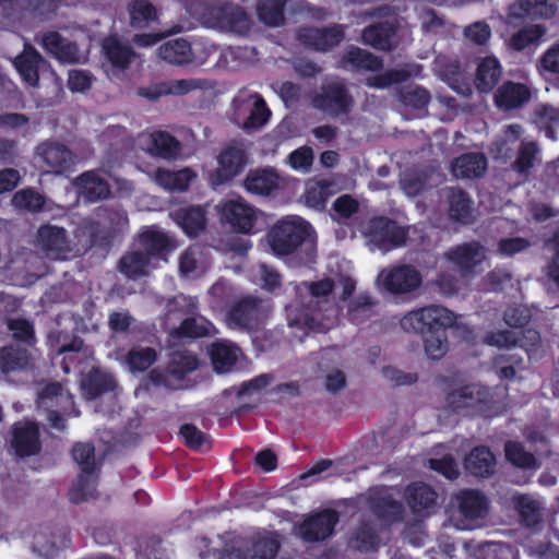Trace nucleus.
<instances>
[{"mask_svg": "<svg viewBox=\"0 0 559 559\" xmlns=\"http://www.w3.org/2000/svg\"><path fill=\"white\" fill-rule=\"evenodd\" d=\"M241 357L239 347L231 343H215L211 348V358L216 372H229Z\"/></svg>", "mask_w": 559, "mask_h": 559, "instance_id": "40", "label": "nucleus"}, {"mask_svg": "<svg viewBox=\"0 0 559 559\" xmlns=\"http://www.w3.org/2000/svg\"><path fill=\"white\" fill-rule=\"evenodd\" d=\"M72 455L81 467L82 473H94L96 469L94 447L91 443H78L73 447Z\"/></svg>", "mask_w": 559, "mask_h": 559, "instance_id": "63", "label": "nucleus"}, {"mask_svg": "<svg viewBox=\"0 0 559 559\" xmlns=\"http://www.w3.org/2000/svg\"><path fill=\"white\" fill-rule=\"evenodd\" d=\"M217 207L222 218L238 231L249 233L253 228L257 212L241 198L225 200Z\"/></svg>", "mask_w": 559, "mask_h": 559, "instance_id": "14", "label": "nucleus"}, {"mask_svg": "<svg viewBox=\"0 0 559 559\" xmlns=\"http://www.w3.org/2000/svg\"><path fill=\"white\" fill-rule=\"evenodd\" d=\"M461 520L451 519L453 526L460 531L475 527L474 521L484 519L487 514V500L476 490H464L454 498Z\"/></svg>", "mask_w": 559, "mask_h": 559, "instance_id": "11", "label": "nucleus"}, {"mask_svg": "<svg viewBox=\"0 0 559 559\" xmlns=\"http://www.w3.org/2000/svg\"><path fill=\"white\" fill-rule=\"evenodd\" d=\"M140 242L150 258L155 262L166 261L163 252L169 247V239L164 231L156 227H148L140 236Z\"/></svg>", "mask_w": 559, "mask_h": 559, "instance_id": "44", "label": "nucleus"}, {"mask_svg": "<svg viewBox=\"0 0 559 559\" xmlns=\"http://www.w3.org/2000/svg\"><path fill=\"white\" fill-rule=\"evenodd\" d=\"M280 178L273 169L251 171L245 181L246 189L255 194L267 195L278 187Z\"/></svg>", "mask_w": 559, "mask_h": 559, "instance_id": "43", "label": "nucleus"}, {"mask_svg": "<svg viewBox=\"0 0 559 559\" xmlns=\"http://www.w3.org/2000/svg\"><path fill=\"white\" fill-rule=\"evenodd\" d=\"M530 96L531 93L526 85L507 82L497 90L495 104L502 110H512L523 106Z\"/></svg>", "mask_w": 559, "mask_h": 559, "instance_id": "30", "label": "nucleus"}, {"mask_svg": "<svg viewBox=\"0 0 559 559\" xmlns=\"http://www.w3.org/2000/svg\"><path fill=\"white\" fill-rule=\"evenodd\" d=\"M252 281L269 292H273L281 284L280 274L265 264H259L252 270Z\"/></svg>", "mask_w": 559, "mask_h": 559, "instance_id": "64", "label": "nucleus"}, {"mask_svg": "<svg viewBox=\"0 0 559 559\" xmlns=\"http://www.w3.org/2000/svg\"><path fill=\"white\" fill-rule=\"evenodd\" d=\"M36 163L45 171L60 173L71 160V152L59 143L47 142L37 146L35 154Z\"/></svg>", "mask_w": 559, "mask_h": 559, "instance_id": "21", "label": "nucleus"}, {"mask_svg": "<svg viewBox=\"0 0 559 559\" xmlns=\"http://www.w3.org/2000/svg\"><path fill=\"white\" fill-rule=\"evenodd\" d=\"M286 0H261L257 12L259 19L269 26H278L284 21L283 8Z\"/></svg>", "mask_w": 559, "mask_h": 559, "instance_id": "54", "label": "nucleus"}, {"mask_svg": "<svg viewBox=\"0 0 559 559\" xmlns=\"http://www.w3.org/2000/svg\"><path fill=\"white\" fill-rule=\"evenodd\" d=\"M406 500L414 513L428 515L436 506V492L427 485L415 483L406 490Z\"/></svg>", "mask_w": 559, "mask_h": 559, "instance_id": "33", "label": "nucleus"}, {"mask_svg": "<svg viewBox=\"0 0 559 559\" xmlns=\"http://www.w3.org/2000/svg\"><path fill=\"white\" fill-rule=\"evenodd\" d=\"M502 67L496 57L484 58L477 67L475 76V86L480 92H490L500 81Z\"/></svg>", "mask_w": 559, "mask_h": 559, "instance_id": "35", "label": "nucleus"}, {"mask_svg": "<svg viewBox=\"0 0 559 559\" xmlns=\"http://www.w3.org/2000/svg\"><path fill=\"white\" fill-rule=\"evenodd\" d=\"M450 216L461 223H469L474 218V210L471 200L464 192L459 190L451 191L450 194Z\"/></svg>", "mask_w": 559, "mask_h": 559, "instance_id": "52", "label": "nucleus"}, {"mask_svg": "<svg viewBox=\"0 0 559 559\" xmlns=\"http://www.w3.org/2000/svg\"><path fill=\"white\" fill-rule=\"evenodd\" d=\"M234 105L236 124L248 131L262 128L271 115L264 99L257 93L239 92L235 97Z\"/></svg>", "mask_w": 559, "mask_h": 559, "instance_id": "7", "label": "nucleus"}, {"mask_svg": "<svg viewBox=\"0 0 559 559\" xmlns=\"http://www.w3.org/2000/svg\"><path fill=\"white\" fill-rule=\"evenodd\" d=\"M342 63L343 67L350 69L377 70L381 67L377 57L360 48L349 49L343 57Z\"/></svg>", "mask_w": 559, "mask_h": 559, "instance_id": "53", "label": "nucleus"}, {"mask_svg": "<svg viewBox=\"0 0 559 559\" xmlns=\"http://www.w3.org/2000/svg\"><path fill=\"white\" fill-rule=\"evenodd\" d=\"M44 63L41 56L28 44H24L23 52L14 59L16 70L29 86L37 85L39 69Z\"/></svg>", "mask_w": 559, "mask_h": 559, "instance_id": "29", "label": "nucleus"}, {"mask_svg": "<svg viewBox=\"0 0 559 559\" xmlns=\"http://www.w3.org/2000/svg\"><path fill=\"white\" fill-rule=\"evenodd\" d=\"M12 447L19 456L36 454L40 449L38 426L33 421L17 423L13 430Z\"/></svg>", "mask_w": 559, "mask_h": 559, "instance_id": "23", "label": "nucleus"}, {"mask_svg": "<svg viewBox=\"0 0 559 559\" xmlns=\"http://www.w3.org/2000/svg\"><path fill=\"white\" fill-rule=\"evenodd\" d=\"M447 406L454 413L465 415H492V400L489 391L471 384L453 390L447 397Z\"/></svg>", "mask_w": 559, "mask_h": 559, "instance_id": "4", "label": "nucleus"}, {"mask_svg": "<svg viewBox=\"0 0 559 559\" xmlns=\"http://www.w3.org/2000/svg\"><path fill=\"white\" fill-rule=\"evenodd\" d=\"M455 319V314L444 307L428 306L405 314L401 319V326L407 332L432 333L452 326Z\"/></svg>", "mask_w": 559, "mask_h": 559, "instance_id": "5", "label": "nucleus"}, {"mask_svg": "<svg viewBox=\"0 0 559 559\" xmlns=\"http://www.w3.org/2000/svg\"><path fill=\"white\" fill-rule=\"evenodd\" d=\"M36 246L51 259L63 260L71 252L66 230L53 225H45L38 229Z\"/></svg>", "mask_w": 559, "mask_h": 559, "instance_id": "17", "label": "nucleus"}, {"mask_svg": "<svg viewBox=\"0 0 559 559\" xmlns=\"http://www.w3.org/2000/svg\"><path fill=\"white\" fill-rule=\"evenodd\" d=\"M316 108L336 117L346 114L352 107V98L340 83H332L322 87L313 98Z\"/></svg>", "mask_w": 559, "mask_h": 559, "instance_id": "16", "label": "nucleus"}, {"mask_svg": "<svg viewBox=\"0 0 559 559\" xmlns=\"http://www.w3.org/2000/svg\"><path fill=\"white\" fill-rule=\"evenodd\" d=\"M156 263L146 253L134 251L122 257L120 270L128 277L136 278L147 275L156 267Z\"/></svg>", "mask_w": 559, "mask_h": 559, "instance_id": "45", "label": "nucleus"}, {"mask_svg": "<svg viewBox=\"0 0 559 559\" xmlns=\"http://www.w3.org/2000/svg\"><path fill=\"white\" fill-rule=\"evenodd\" d=\"M78 193L88 201L105 199L110 193L108 182L96 171H86L73 181Z\"/></svg>", "mask_w": 559, "mask_h": 559, "instance_id": "31", "label": "nucleus"}, {"mask_svg": "<svg viewBox=\"0 0 559 559\" xmlns=\"http://www.w3.org/2000/svg\"><path fill=\"white\" fill-rule=\"evenodd\" d=\"M299 40L317 50H328L337 45L343 38L341 27L304 28L299 32Z\"/></svg>", "mask_w": 559, "mask_h": 559, "instance_id": "25", "label": "nucleus"}, {"mask_svg": "<svg viewBox=\"0 0 559 559\" xmlns=\"http://www.w3.org/2000/svg\"><path fill=\"white\" fill-rule=\"evenodd\" d=\"M522 334V338H519L515 335V332L499 331L497 333L489 334L486 337V343L500 348H509L519 344L528 355H531L534 352V347L539 344V334L537 331L531 329L526 330Z\"/></svg>", "mask_w": 559, "mask_h": 559, "instance_id": "24", "label": "nucleus"}, {"mask_svg": "<svg viewBox=\"0 0 559 559\" xmlns=\"http://www.w3.org/2000/svg\"><path fill=\"white\" fill-rule=\"evenodd\" d=\"M48 342L52 348L56 347V352L58 355H70L66 356L62 361L63 372L69 373L71 367L68 360H72L74 356L76 357L78 355H80V352L83 348L82 341L74 338L72 342L68 343L67 336L64 334H62L61 332L53 331L49 334Z\"/></svg>", "mask_w": 559, "mask_h": 559, "instance_id": "47", "label": "nucleus"}, {"mask_svg": "<svg viewBox=\"0 0 559 559\" xmlns=\"http://www.w3.org/2000/svg\"><path fill=\"white\" fill-rule=\"evenodd\" d=\"M198 367L197 357L190 352H177L171 356L167 374L162 377L156 370L152 371L151 378L156 384L170 385V376L181 379L187 372L195 370Z\"/></svg>", "mask_w": 559, "mask_h": 559, "instance_id": "28", "label": "nucleus"}, {"mask_svg": "<svg viewBox=\"0 0 559 559\" xmlns=\"http://www.w3.org/2000/svg\"><path fill=\"white\" fill-rule=\"evenodd\" d=\"M546 33V28L539 24H531L512 35L509 46L516 51L524 50L531 45H537Z\"/></svg>", "mask_w": 559, "mask_h": 559, "instance_id": "51", "label": "nucleus"}, {"mask_svg": "<svg viewBox=\"0 0 559 559\" xmlns=\"http://www.w3.org/2000/svg\"><path fill=\"white\" fill-rule=\"evenodd\" d=\"M464 466L475 476L488 477L495 471L496 459L488 448L477 447L466 456Z\"/></svg>", "mask_w": 559, "mask_h": 559, "instance_id": "39", "label": "nucleus"}, {"mask_svg": "<svg viewBox=\"0 0 559 559\" xmlns=\"http://www.w3.org/2000/svg\"><path fill=\"white\" fill-rule=\"evenodd\" d=\"M310 225L298 216H289L280 221L270 230L267 242L272 252L277 255H287L294 252L310 233Z\"/></svg>", "mask_w": 559, "mask_h": 559, "instance_id": "3", "label": "nucleus"}, {"mask_svg": "<svg viewBox=\"0 0 559 559\" xmlns=\"http://www.w3.org/2000/svg\"><path fill=\"white\" fill-rule=\"evenodd\" d=\"M559 0H519L510 7V15L550 19L557 13Z\"/></svg>", "mask_w": 559, "mask_h": 559, "instance_id": "26", "label": "nucleus"}, {"mask_svg": "<svg viewBox=\"0 0 559 559\" xmlns=\"http://www.w3.org/2000/svg\"><path fill=\"white\" fill-rule=\"evenodd\" d=\"M201 45L195 43L191 45L183 38L168 40L158 48V56L173 64H183L188 62L203 63L204 58L199 57L198 51Z\"/></svg>", "mask_w": 559, "mask_h": 559, "instance_id": "20", "label": "nucleus"}, {"mask_svg": "<svg viewBox=\"0 0 559 559\" xmlns=\"http://www.w3.org/2000/svg\"><path fill=\"white\" fill-rule=\"evenodd\" d=\"M29 365V355L20 347H5L0 350V369L4 372L24 369Z\"/></svg>", "mask_w": 559, "mask_h": 559, "instance_id": "55", "label": "nucleus"}, {"mask_svg": "<svg viewBox=\"0 0 559 559\" xmlns=\"http://www.w3.org/2000/svg\"><path fill=\"white\" fill-rule=\"evenodd\" d=\"M334 283L329 280H321L317 283H302L294 285L293 289L299 299L296 304L286 307L287 320L289 326L308 328L310 330H320L317 323V317L310 314L301 307L310 308L312 304L319 305L321 298L326 297L333 289Z\"/></svg>", "mask_w": 559, "mask_h": 559, "instance_id": "2", "label": "nucleus"}, {"mask_svg": "<svg viewBox=\"0 0 559 559\" xmlns=\"http://www.w3.org/2000/svg\"><path fill=\"white\" fill-rule=\"evenodd\" d=\"M370 497L376 514L392 521L399 519L402 506L393 498L391 489L377 488L370 493Z\"/></svg>", "mask_w": 559, "mask_h": 559, "instance_id": "42", "label": "nucleus"}, {"mask_svg": "<svg viewBox=\"0 0 559 559\" xmlns=\"http://www.w3.org/2000/svg\"><path fill=\"white\" fill-rule=\"evenodd\" d=\"M425 353L428 358L437 360L448 352V338L444 331L429 333L424 340Z\"/></svg>", "mask_w": 559, "mask_h": 559, "instance_id": "61", "label": "nucleus"}, {"mask_svg": "<svg viewBox=\"0 0 559 559\" xmlns=\"http://www.w3.org/2000/svg\"><path fill=\"white\" fill-rule=\"evenodd\" d=\"M130 24L135 28H145L157 19L155 7L147 0H131L128 4Z\"/></svg>", "mask_w": 559, "mask_h": 559, "instance_id": "48", "label": "nucleus"}, {"mask_svg": "<svg viewBox=\"0 0 559 559\" xmlns=\"http://www.w3.org/2000/svg\"><path fill=\"white\" fill-rule=\"evenodd\" d=\"M277 539L270 534L255 538L246 550L226 548L218 559H274L278 551Z\"/></svg>", "mask_w": 559, "mask_h": 559, "instance_id": "18", "label": "nucleus"}, {"mask_svg": "<svg viewBox=\"0 0 559 559\" xmlns=\"http://www.w3.org/2000/svg\"><path fill=\"white\" fill-rule=\"evenodd\" d=\"M269 312V307L248 297L237 302L229 311L226 322L230 328L251 329L258 325Z\"/></svg>", "mask_w": 559, "mask_h": 559, "instance_id": "15", "label": "nucleus"}, {"mask_svg": "<svg viewBox=\"0 0 559 559\" xmlns=\"http://www.w3.org/2000/svg\"><path fill=\"white\" fill-rule=\"evenodd\" d=\"M96 493V478L94 473H82L70 490V499L75 503L90 500Z\"/></svg>", "mask_w": 559, "mask_h": 559, "instance_id": "57", "label": "nucleus"}, {"mask_svg": "<svg viewBox=\"0 0 559 559\" xmlns=\"http://www.w3.org/2000/svg\"><path fill=\"white\" fill-rule=\"evenodd\" d=\"M331 185L328 181H312L306 189V202L314 209H321L330 197Z\"/></svg>", "mask_w": 559, "mask_h": 559, "instance_id": "62", "label": "nucleus"}, {"mask_svg": "<svg viewBox=\"0 0 559 559\" xmlns=\"http://www.w3.org/2000/svg\"><path fill=\"white\" fill-rule=\"evenodd\" d=\"M420 273L412 265L401 264L383 269L377 277V286L391 294H407L421 284Z\"/></svg>", "mask_w": 559, "mask_h": 559, "instance_id": "10", "label": "nucleus"}, {"mask_svg": "<svg viewBox=\"0 0 559 559\" xmlns=\"http://www.w3.org/2000/svg\"><path fill=\"white\" fill-rule=\"evenodd\" d=\"M209 267L206 253L200 247L188 248L179 258V273L182 277L198 278L205 274Z\"/></svg>", "mask_w": 559, "mask_h": 559, "instance_id": "32", "label": "nucleus"}, {"mask_svg": "<svg viewBox=\"0 0 559 559\" xmlns=\"http://www.w3.org/2000/svg\"><path fill=\"white\" fill-rule=\"evenodd\" d=\"M114 388L112 378L99 370L92 371L81 381L83 395L88 400L102 396L104 393L112 391Z\"/></svg>", "mask_w": 559, "mask_h": 559, "instance_id": "46", "label": "nucleus"}, {"mask_svg": "<svg viewBox=\"0 0 559 559\" xmlns=\"http://www.w3.org/2000/svg\"><path fill=\"white\" fill-rule=\"evenodd\" d=\"M532 242L524 237H502L497 242L495 253L500 258H510L531 247Z\"/></svg>", "mask_w": 559, "mask_h": 559, "instance_id": "59", "label": "nucleus"}, {"mask_svg": "<svg viewBox=\"0 0 559 559\" xmlns=\"http://www.w3.org/2000/svg\"><path fill=\"white\" fill-rule=\"evenodd\" d=\"M190 14L201 17L203 24L222 33L247 34L251 28V19L240 7L233 3H219L202 11L197 5L188 8Z\"/></svg>", "mask_w": 559, "mask_h": 559, "instance_id": "1", "label": "nucleus"}, {"mask_svg": "<svg viewBox=\"0 0 559 559\" xmlns=\"http://www.w3.org/2000/svg\"><path fill=\"white\" fill-rule=\"evenodd\" d=\"M12 205L17 210L36 212L43 207L44 197L33 189H23L13 195Z\"/></svg>", "mask_w": 559, "mask_h": 559, "instance_id": "60", "label": "nucleus"}, {"mask_svg": "<svg viewBox=\"0 0 559 559\" xmlns=\"http://www.w3.org/2000/svg\"><path fill=\"white\" fill-rule=\"evenodd\" d=\"M515 507L528 526L536 525L543 518L544 503L539 499L524 495L519 496L515 498Z\"/></svg>", "mask_w": 559, "mask_h": 559, "instance_id": "50", "label": "nucleus"}, {"mask_svg": "<svg viewBox=\"0 0 559 559\" xmlns=\"http://www.w3.org/2000/svg\"><path fill=\"white\" fill-rule=\"evenodd\" d=\"M136 145L150 155L167 160L177 159L181 154L180 142L164 131L140 133Z\"/></svg>", "mask_w": 559, "mask_h": 559, "instance_id": "13", "label": "nucleus"}, {"mask_svg": "<svg viewBox=\"0 0 559 559\" xmlns=\"http://www.w3.org/2000/svg\"><path fill=\"white\" fill-rule=\"evenodd\" d=\"M379 545V536L376 527L362 523L355 527L348 535L347 547L352 551L369 552Z\"/></svg>", "mask_w": 559, "mask_h": 559, "instance_id": "38", "label": "nucleus"}, {"mask_svg": "<svg viewBox=\"0 0 559 559\" xmlns=\"http://www.w3.org/2000/svg\"><path fill=\"white\" fill-rule=\"evenodd\" d=\"M486 168L487 162L483 154L468 153L453 162L451 171L456 178L471 179L481 176Z\"/></svg>", "mask_w": 559, "mask_h": 559, "instance_id": "36", "label": "nucleus"}, {"mask_svg": "<svg viewBox=\"0 0 559 559\" xmlns=\"http://www.w3.org/2000/svg\"><path fill=\"white\" fill-rule=\"evenodd\" d=\"M167 96H182L197 90L212 87V84L203 79L188 78L165 81Z\"/></svg>", "mask_w": 559, "mask_h": 559, "instance_id": "56", "label": "nucleus"}, {"mask_svg": "<svg viewBox=\"0 0 559 559\" xmlns=\"http://www.w3.org/2000/svg\"><path fill=\"white\" fill-rule=\"evenodd\" d=\"M103 50L110 63L112 76H118L119 72L128 68L133 58V52L130 47L122 45L114 36L104 40Z\"/></svg>", "mask_w": 559, "mask_h": 559, "instance_id": "34", "label": "nucleus"}, {"mask_svg": "<svg viewBox=\"0 0 559 559\" xmlns=\"http://www.w3.org/2000/svg\"><path fill=\"white\" fill-rule=\"evenodd\" d=\"M451 261L463 276L474 275L475 269L486 260V250L478 242L456 246L447 252Z\"/></svg>", "mask_w": 559, "mask_h": 559, "instance_id": "19", "label": "nucleus"}, {"mask_svg": "<svg viewBox=\"0 0 559 559\" xmlns=\"http://www.w3.org/2000/svg\"><path fill=\"white\" fill-rule=\"evenodd\" d=\"M364 43L377 49L389 50L395 44V27L392 21L367 27L362 33Z\"/></svg>", "mask_w": 559, "mask_h": 559, "instance_id": "37", "label": "nucleus"}, {"mask_svg": "<svg viewBox=\"0 0 559 559\" xmlns=\"http://www.w3.org/2000/svg\"><path fill=\"white\" fill-rule=\"evenodd\" d=\"M247 163L246 152L242 144L236 143L226 146L217 156V168L211 177L213 186L228 182L238 176Z\"/></svg>", "mask_w": 559, "mask_h": 559, "instance_id": "12", "label": "nucleus"}, {"mask_svg": "<svg viewBox=\"0 0 559 559\" xmlns=\"http://www.w3.org/2000/svg\"><path fill=\"white\" fill-rule=\"evenodd\" d=\"M156 360V353L148 347L133 348L126 360L131 372L144 371Z\"/></svg>", "mask_w": 559, "mask_h": 559, "instance_id": "58", "label": "nucleus"}, {"mask_svg": "<svg viewBox=\"0 0 559 559\" xmlns=\"http://www.w3.org/2000/svg\"><path fill=\"white\" fill-rule=\"evenodd\" d=\"M360 233L367 239L371 251L383 253L401 246L405 241V230L391 219L378 217L364 223Z\"/></svg>", "mask_w": 559, "mask_h": 559, "instance_id": "6", "label": "nucleus"}, {"mask_svg": "<svg viewBox=\"0 0 559 559\" xmlns=\"http://www.w3.org/2000/svg\"><path fill=\"white\" fill-rule=\"evenodd\" d=\"M43 48L61 62L76 63L84 60L76 45L63 38L56 32H49L41 36Z\"/></svg>", "mask_w": 559, "mask_h": 559, "instance_id": "22", "label": "nucleus"}, {"mask_svg": "<svg viewBox=\"0 0 559 559\" xmlns=\"http://www.w3.org/2000/svg\"><path fill=\"white\" fill-rule=\"evenodd\" d=\"M215 326L204 317H194L186 319L179 329L171 332V337H204L214 334Z\"/></svg>", "mask_w": 559, "mask_h": 559, "instance_id": "49", "label": "nucleus"}, {"mask_svg": "<svg viewBox=\"0 0 559 559\" xmlns=\"http://www.w3.org/2000/svg\"><path fill=\"white\" fill-rule=\"evenodd\" d=\"M171 217L189 236H197L205 227V213L200 206L177 210Z\"/></svg>", "mask_w": 559, "mask_h": 559, "instance_id": "41", "label": "nucleus"}, {"mask_svg": "<svg viewBox=\"0 0 559 559\" xmlns=\"http://www.w3.org/2000/svg\"><path fill=\"white\" fill-rule=\"evenodd\" d=\"M71 394L57 383L46 385L38 394V407L47 412V419L51 427L62 430L64 428L63 415L78 416L79 412L72 407Z\"/></svg>", "mask_w": 559, "mask_h": 559, "instance_id": "8", "label": "nucleus"}, {"mask_svg": "<svg viewBox=\"0 0 559 559\" xmlns=\"http://www.w3.org/2000/svg\"><path fill=\"white\" fill-rule=\"evenodd\" d=\"M147 176L164 190L185 191L194 179L195 174L189 168H183L178 171L158 168L153 173H148Z\"/></svg>", "mask_w": 559, "mask_h": 559, "instance_id": "27", "label": "nucleus"}, {"mask_svg": "<svg viewBox=\"0 0 559 559\" xmlns=\"http://www.w3.org/2000/svg\"><path fill=\"white\" fill-rule=\"evenodd\" d=\"M340 521L336 511L324 509L305 516L296 526V535L307 543H320L330 538Z\"/></svg>", "mask_w": 559, "mask_h": 559, "instance_id": "9", "label": "nucleus"}]
</instances>
